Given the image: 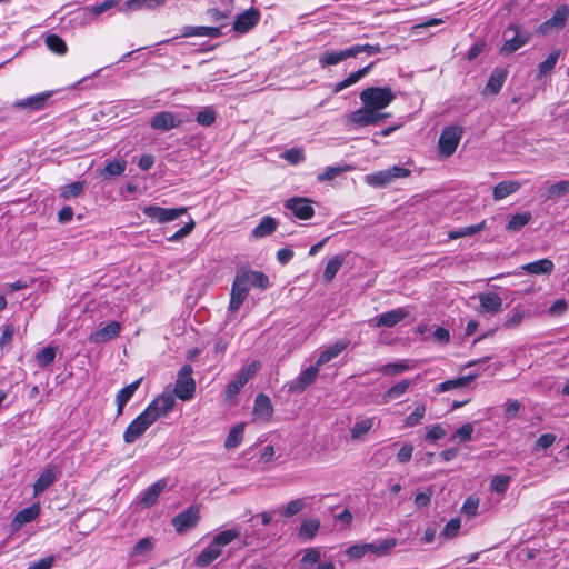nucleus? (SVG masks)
Here are the masks:
<instances>
[{
  "mask_svg": "<svg viewBox=\"0 0 569 569\" xmlns=\"http://www.w3.org/2000/svg\"><path fill=\"white\" fill-rule=\"evenodd\" d=\"M396 98L388 87H369L360 92V100L366 107L376 111L387 108Z\"/></svg>",
  "mask_w": 569,
  "mask_h": 569,
  "instance_id": "1",
  "label": "nucleus"
},
{
  "mask_svg": "<svg viewBox=\"0 0 569 569\" xmlns=\"http://www.w3.org/2000/svg\"><path fill=\"white\" fill-rule=\"evenodd\" d=\"M193 369L190 365H184L180 368L177 375V380L173 390L176 396L182 401L191 400L196 392V381L192 378Z\"/></svg>",
  "mask_w": 569,
  "mask_h": 569,
  "instance_id": "2",
  "label": "nucleus"
},
{
  "mask_svg": "<svg viewBox=\"0 0 569 569\" xmlns=\"http://www.w3.org/2000/svg\"><path fill=\"white\" fill-rule=\"evenodd\" d=\"M506 40L500 52L510 54L523 47L531 38L530 32L519 24H511L503 33Z\"/></svg>",
  "mask_w": 569,
  "mask_h": 569,
  "instance_id": "3",
  "label": "nucleus"
},
{
  "mask_svg": "<svg viewBox=\"0 0 569 569\" xmlns=\"http://www.w3.org/2000/svg\"><path fill=\"white\" fill-rule=\"evenodd\" d=\"M410 176V170L403 167L395 166L392 168L381 170L371 174H367L366 182L375 188H386L391 184L396 179L406 178Z\"/></svg>",
  "mask_w": 569,
  "mask_h": 569,
  "instance_id": "4",
  "label": "nucleus"
},
{
  "mask_svg": "<svg viewBox=\"0 0 569 569\" xmlns=\"http://www.w3.org/2000/svg\"><path fill=\"white\" fill-rule=\"evenodd\" d=\"M174 397L170 392H163L152 400L141 412L153 425L159 418L168 415L174 406Z\"/></svg>",
  "mask_w": 569,
  "mask_h": 569,
  "instance_id": "5",
  "label": "nucleus"
},
{
  "mask_svg": "<svg viewBox=\"0 0 569 569\" xmlns=\"http://www.w3.org/2000/svg\"><path fill=\"white\" fill-rule=\"evenodd\" d=\"M462 133L463 130L460 126H450L445 128L438 142L439 152L443 157L452 156L461 140Z\"/></svg>",
  "mask_w": 569,
  "mask_h": 569,
  "instance_id": "6",
  "label": "nucleus"
},
{
  "mask_svg": "<svg viewBox=\"0 0 569 569\" xmlns=\"http://www.w3.org/2000/svg\"><path fill=\"white\" fill-rule=\"evenodd\" d=\"M142 212L144 216L159 223H167L184 214L187 212V209L184 207L161 208L158 206H147L142 209Z\"/></svg>",
  "mask_w": 569,
  "mask_h": 569,
  "instance_id": "7",
  "label": "nucleus"
},
{
  "mask_svg": "<svg viewBox=\"0 0 569 569\" xmlns=\"http://www.w3.org/2000/svg\"><path fill=\"white\" fill-rule=\"evenodd\" d=\"M183 121V118L179 113L161 111L150 119L149 124L153 130L164 132L179 128Z\"/></svg>",
  "mask_w": 569,
  "mask_h": 569,
  "instance_id": "8",
  "label": "nucleus"
},
{
  "mask_svg": "<svg viewBox=\"0 0 569 569\" xmlns=\"http://www.w3.org/2000/svg\"><path fill=\"white\" fill-rule=\"evenodd\" d=\"M250 286L247 283L240 271L237 272L231 287L229 311L237 312L249 293Z\"/></svg>",
  "mask_w": 569,
  "mask_h": 569,
  "instance_id": "9",
  "label": "nucleus"
},
{
  "mask_svg": "<svg viewBox=\"0 0 569 569\" xmlns=\"http://www.w3.org/2000/svg\"><path fill=\"white\" fill-rule=\"evenodd\" d=\"M259 370V363L252 362L249 366L242 368L234 379H232L226 388V397L233 398L240 389L257 373Z\"/></svg>",
  "mask_w": 569,
  "mask_h": 569,
  "instance_id": "10",
  "label": "nucleus"
},
{
  "mask_svg": "<svg viewBox=\"0 0 569 569\" xmlns=\"http://www.w3.org/2000/svg\"><path fill=\"white\" fill-rule=\"evenodd\" d=\"M200 519V510L197 506H190L172 518V526L178 533H183L193 528Z\"/></svg>",
  "mask_w": 569,
  "mask_h": 569,
  "instance_id": "11",
  "label": "nucleus"
},
{
  "mask_svg": "<svg viewBox=\"0 0 569 569\" xmlns=\"http://www.w3.org/2000/svg\"><path fill=\"white\" fill-rule=\"evenodd\" d=\"M388 116V113H380L370 107L363 106L349 114V121L358 127H367L379 123Z\"/></svg>",
  "mask_w": 569,
  "mask_h": 569,
  "instance_id": "12",
  "label": "nucleus"
},
{
  "mask_svg": "<svg viewBox=\"0 0 569 569\" xmlns=\"http://www.w3.org/2000/svg\"><path fill=\"white\" fill-rule=\"evenodd\" d=\"M284 208L290 210L295 217L301 220L311 219L315 214V210L311 206V201L307 198H291L284 202Z\"/></svg>",
  "mask_w": 569,
  "mask_h": 569,
  "instance_id": "13",
  "label": "nucleus"
},
{
  "mask_svg": "<svg viewBox=\"0 0 569 569\" xmlns=\"http://www.w3.org/2000/svg\"><path fill=\"white\" fill-rule=\"evenodd\" d=\"M319 367L317 366V362L306 370H303L300 376L290 382L289 390L296 393L303 392L310 385H312L318 375H319Z\"/></svg>",
  "mask_w": 569,
  "mask_h": 569,
  "instance_id": "14",
  "label": "nucleus"
},
{
  "mask_svg": "<svg viewBox=\"0 0 569 569\" xmlns=\"http://www.w3.org/2000/svg\"><path fill=\"white\" fill-rule=\"evenodd\" d=\"M152 423L140 413L124 430L123 440L126 443H133L139 439Z\"/></svg>",
  "mask_w": 569,
  "mask_h": 569,
  "instance_id": "15",
  "label": "nucleus"
},
{
  "mask_svg": "<svg viewBox=\"0 0 569 569\" xmlns=\"http://www.w3.org/2000/svg\"><path fill=\"white\" fill-rule=\"evenodd\" d=\"M260 19V12L257 9H249L238 14L233 23V30L238 33H246L251 30Z\"/></svg>",
  "mask_w": 569,
  "mask_h": 569,
  "instance_id": "16",
  "label": "nucleus"
},
{
  "mask_svg": "<svg viewBox=\"0 0 569 569\" xmlns=\"http://www.w3.org/2000/svg\"><path fill=\"white\" fill-rule=\"evenodd\" d=\"M569 17V7L567 4L559 6L552 17L540 24L539 30L547 33L551 29H561L565 27Z\"/></svg>",
  "mask_w": 569,
  "mask_h": 569,
  "instance_id": "17",
  "label": "nucleus"
},
{
  "mask_svg": "<svg viewBox=\"0 0 569 569\" xmlns=\"http://www.w3.org/2000/svg\"><path fill=\"white\" fill-rule=\"evenodd\" d=\"M59 472L58 466L53 463L48 465L33 485L34 496L47 490L57 480Z\"/></svg>",
  "mask_w": 569,
  "mask_h": 569,
  "instance_id": "18",
  "label": "nucleus"
},
{
  "mask_svg": "<svg viewBox=\"0 0 569 569\" xmlns=\"http://www.w3.org/2000/svg\"><path fill=\"white\" fill-rule=\"evenodd\" d=\"M120 331L121 323L119 321H110L108 325L92 332L89 340L93 343H103L118 337Z\"/></svg>",
  "mask_w": 569,
  "mask_h": 569,
  "instance_id": "19",
  "label": "nucleus"
},
{
  "mask_svg": "<svg viewBox=\"0 0 569 569\" xmlns=\"http://www.w3.org/2000/svg\"><path fill=\"white\" fill-rule=\"evenodd\" d=\"M52 91H44L22 100H18L14 106L22 109L41 110L48 106Z\"/></svg>",
  "mask_w": 569,
  "mask_h": 569,
  "instance_id": "20",
  "label": "nucleus"
},
{
  "mask_svg": "<svg viewBox=\"0 0 569 569\" xmlns=\"http://www.w3.org/2000/svg\"><path fill=\"white\" fill-rule=\"evenodd\" d=\"M409 316V312L403 308L392 309L390 311H386L379 315L376 318L377 327H387L391 328L402 321L406 317Z\"/></svg>",
  "mask_w": 569,
  "mask_h": 569,
  "instance_id": "21",
  "label": "nucleus"
},
{
  "mask_svg": "<svg viewBox=\"0 0 569 569\" xmlns=\"http://www.w3.org/2000/svg\"><path fill=\"white\" fill-rule=\"evenodd\" d=\"M166 487L167 481L164 479L156 481L141 493L140 503L143 507L153 506L158 501L160 495L163 492Z\"/></svg>",
  "mask_w": 569,
  "mask_h": 569,
  "instance_id": "22",
  "label": "nucleus"
},
{
  "mask_svg": "<svg viewBox=\"0 0 569 569\" xmlns=\"http://www.w3.org/2000/svg\"><path fill=\"white\" fill-rule=\"evenodd\" d=\"M350 341L348 339H341L333 345L327 347L323 351L320 352L317 359V366H322L332 359L337 358L348 346Z\"/></svg>",
  "mask_w": 569,
  "mask_h": 569,
  "instance_id": "23",
  "label": "nucleus"
},
{
  "mask_svg": "<svg viewBox=\"0 0 569 569\" xmlns=\"http://www.w3.org/2000/svg\"><path fill=\"white\" fill-rule=\"evenodd\" d=\"M40 505L37 502V503H33L31 505L30 507L28 508H24L22 510H20L13 518L12 520V528L14 529H18L31 521H33L34 519L38 518V516L40 515Z\"/></svg>",
  "mask_w": 569,
  "mask_h": 569,
  "instance_id": "24",
  "label": "nucleus"
},
{
  "mask_svg": "<svg viewBox=\"0 0 569 569\" xmlns=\"http://www.w3.org/2000/svg\"><path fill=\"white\" fill-rule=\"evenodd\" d=\"M480 308L487 313H498L502 310V299L495 292L479 295Z\"/></svg>",
  "mask_w": 569,
  "mask_h": 569,
  "instance_id": "25",
  "label": "nucleus"
},
{
  "mask_svg": "<svg viewBox=\"0 0 569 569\" xmlns=\"http://www.w3.org/2000/svg\"><path fill=\"white\" fill-rule=\"evenodd\" d=\"M522 183L516 180H505L496 184L492 189L493 200L500 201L510 194H513L521 188Z\"/></svg>",
  "mask_w": 569,
  "mask_h": 569,
  "instance_id": "26",
  "label": "nucleus"
},
{
  "mask_svg": "<svg viewBox=\"0 0 569 569\" xmlns=\"http://www.w3.org/2000/svg\"><path fill=\"white\" fill-rule=\"evenodd\" d=\"M221 553L222 550L211 541V543L198 555L194 565L199 568H207L216 561Z\"/></svg>",
  "mask_w": 569,
  "mask_h": 569,
  "instance_id": "27",
  "label": "nucleus"
},
{
  "mask_svg": "<svg viewBox=\"0 0 569 569\" xmlns=\"http://www.w3.org/2000/svg\"><path fill=\"white\" fill-rule=\"evenodd\" d=\"M142 379H137L136 381L131 382L130 385L126 386L116 396V402H117V415L120 416L123 412V408L127 405V402L131 399V397L134 395L137 389L140 387Z\"/></svg>",
  "mask_w": 569,
  "mask_h": 569,
  "instance_id": "28",
  "label": "nucleus"
},
{
  "mask_svg": "<svg viewBox=\"0 0 569 569\" xmlns=\"http://www.w3.org/2000/svg\"><path fill=\"white\" fill-rule=\"evenodd\" d=\"M507 76H508L507 70L501 69V68L495 69L491 72V74L488 79V82L485 87V93L497 94L501 90V88L507 79Z\"/></svg>",
  "mask_w": 569,
  "mask_h": 569,
  "instance_id": "29",
  "label": "nucleus"
},
{
  "mask_svg": "<svg viewBox=\"0 0 569 569\" xmlns=\"http://www.w3.org/2000/svg\"><path fill=\"white\" fill-rule=\"evenodd\" d=\"M240 273L250 287L264 290L269 287V278L262 271L257 270H240Z\"/></svg>",
  "mask_w": 569,
  "mask_h": 569,
  "instance_id": "30",
  "label": "nucleus"
},
{
  "mask_svg": "<svg viewBox=\"0 0 569 569\" xmlns=\"http://www.w3.org/2000/svg\"><path fill=\"white\" fill-rule=\"evenodd\" d=\"M222 34L221 27H194L186 26L183 28L182 37H209L218 38Z\"/></svg>",
  "mask_w": 569,
  "mask_h": 569,
  "instance_id": "31",
  "label": "nucleus"
},
{
  "mask_svg": "<svg viewBox=\"0 0 569 569\" xmlns=\"http://www.w3.org/2000/svg\"><path fill=\"white\" fill-rule=\"evenodd\" d=\"M373 64H375V62H371L368 66L357 70L356 72H352L345 80L336 83L333 87V93H338V92L342 91L343 89L357 83L359 80H361L365 76H367L371 71Z\"/></svg>",
  "mask_w": 569,
  "mask_h": 569,
  "instance_id": "32",
  "label": "nucleus"
},
{
  "mask_svg": "<svg viewBox=\"0 0 569 569\" xmlns=\"http://www.w3.org/2000/svg\"><path fill=\"white\" fill-rule=\"evenodd\" d=\"M521 269L530 274H550L553 269L555 264L549 259H540L533 262H529L527 264H523Z\"/></svg>",
  "mask_w": 569,
  "mask_h": 569,
  "instance_id": "33",
  "label": "nucleus"
},
{
  "mask_svg": "<svg viewBox=\"0 0 569 569\" xmlns=\"http://www.w3.org/2000/svg\"><path fill=\"white\" fill-rule=\"evenodd\" d=\"M560 54H561L560 49H555L549 53V56L542 62H540L538 64L537 77L539 79H543L545 77H547L548 74H550L552 72V70L555 69V67L558 62Z\"/></svg>",
  "mask_w": 569,
  "mask_h": 569,
  "instance_id": "34",
  "label": "nucleus"
},
{
  "mask_svg": "<svg viewBox=\"0 0 569 569\" xmlns=\"http://www.w3.org/2000/svg\"><path fill=\"white\" fill-rule=\"evenodd\" d=\"M477 375H468L465 377H459L457 379L447 380L439 383L436 387V392H447L449 390L458 389L468 386L476 379Z\"/></svg>",
  "mask_w": 569,
  "mask_h": 569,
  "instance_id": "35",
  "label": "nucleus"
},
{
  "mask_svg": "<svg viewBox=\"0 0 569 569\" xmlns=\"http://www.w3.org/2000/svg\"><path fill=\"white\" fill-rule=\"evenodd\" d=\"M277 229V221L270 216L263 217L259 224L253 228L251 234L254 238H264L270 236Z\"/></svg>",
  "mask_w": 569,
  "mask_h": 569,
  "instance_id": "36",
  "label": "nucleus"
},
{
  "mask_svg": "<svg viewBox=\"0 0 569 569\" xmlns=\"http://www.w3.org/2000/svg\"><path fill=\"white\" fill-rule=\"evenodd\" d=\"M416 367L413 360H400L397 362L386 363L380 368L382 375H398L407 370H411Z\"/></svg>",
  "mask_w": 569,
  "mask_h": 569,
  "instance_id": "37",
  "label": "nucleus"
},
{
  "mask_svg": "<svg viewBox=\"0 0 569 569\" xmlns=\"http://www.w3.org/2000/svg\"><path fill=\"white\" fill-rule=\"evenodd\" d=\"M272 411L273 408L270 398L264 393H259L254 399V415L263 418H269L272 415Z\"/></svg>",
  "mask_w": 569,
  "mask_h": 569,
  "instance_id": "38",
  "label": "nucleus"
},
{
  "mask_svg": "<svg viewBox=\"0 0 569 569\" xmlns=\"http://www.w3.org/2000/svg\"><path fill=\"white\" fill-rule=\"evenodd\" d=\"M396 546H397V539H395V538L377 540V541L367 543L368 552H372L378 556L388 555Z\"/></svg>",
  "mask_w": 569,
  "mask_h": 569,
  "instance_id": "39",
  "label": "nucleus"
},
{
  "mask_svg": "<svg viewBox=\"0 0 569 569\" xmlns=\"http://www.w3.org/2000/svg\"><path fill=\"white\" fill-rule=\"evenodd\" d=\"M127 168V161L124 159H114L109 161L106 167L101 171V177L103 179H109L111 177L121 176Z\"/></svg>",
  "mask_w": 569,
  "mask_h": 569,
  "instance_id": "40",
  "label": "nucleus"
},
{
  "mask_svg": "<svg viewBox=\"0 0 569 569\" xmlns=\"http://www.w3.org/2000/svg\"><path fill=\"white\" fill-rule=\"evenodd\" d=\"M320 528L318 519H306L301 522L299 528V537L306 541L312 540Z\"/></svg>",
  "mask_w": 569,
  "mask_h": 569,
  "instance_id": "41",
  "label": "nucleus"
},
{
  "mask_svg": "<svg viewBox=\"0 0 569 569\" xmlns=\"http://www.w3.org/2000/svg\"><path fill=\"white\" fill-rule=\"evenodd\" d=\"M411 386L410 380H401L391 388H389L382 396L385 402H389L391 400L398 399L402 397Z\"/></svg>",
  "mask_w": 569,
  "mask_h": 569,
  "instance_id": "42",
  "label": "nucleus"
},
{
  "mask_svg": "<svg viewBox=\"0 0 569 569\" xmlns=\"http://www.w3.org/2000/svg\"><path fill=\"white\" fill-rule=\"evenodd\" d=\"M243 432H244V425L239 423L232 427L227 436V439L224 441L226 449H233L237 448L242 439H243Z\"/></svg>",
  "mask_w": 569,
  "mask_h": 569,
  "instance_id": "43",
  "label": "nucleus"
},
{
  "mask_svg": "<svg viewBox=\"0 0 569 569\" xmlns=\"http://www.w3.org/2000/svg\"><path fill=\"white\" fill-rule=\"evenodd\" d=\"M345 262L343 257L337 254L333 256L328 262L323 271V279L326 282H330L333 280L340 268Z\"/></svg>",
  "mask_w": 569,
  "mask_h": 569,
  "instance_id": "44",
  "label": "nucleus"
},
{
  "mask_svg": "<svg viewBox=\"0 0 569 569\" xmlns=\"http://www.w3.org/2000/svg\"><path fill=\"white\" fill-rule=\"evenodd\" d=\"M240 533H241L240 528H237V527L228 529V530H223L220 533H218L217 536H214L212 542L222 550V547L232 542L234 539H237L240 536Z\"/></svg>",
  "mask_w": 569,
  "mask_h": 569,
  "instance_id": "45",
  "label": "nucleus"
},
{
  "mask_svg": "<svg viewBox=\"0 0 569 569\" xmlns=\"http://www.w3.org/2000/svg\"><path fill=\"white\" fill-rule=\"evenodd\" d=\"M240 533H241L240 528H237V527L228 529V530H223L220 533H218L217 536H214L212 542L222 550V547L232 542L234 539H237L240 536Z\"/></svg>",
  "mask_w": 569,
  "mask_h": 569,
  "instance_id": "46",
  "label": "nucleus"
},
{
  "mask_svg": "<svg viewBox=\"0 0 569 569\" xmlns=\"http://www.w3.org/2000/svg\"><path fill=\"white\" fill-rule=\"evenodd\" d=\"M57 350V347L48 346L41 351L37 352L34 356L37 365L40 368H46L47 366L51 365L56 359Z\"/></svg>",
  "mask_w": 569,
  "mask_h": 569,
  "instance_id": "47",
  "label": "nucleus"
},
{
  "mask_svg": "<svg viewBox=\"0 0 569 569\" xmlns=\"http://www.w3.org/2000/svg\"><path fill=\"white\" fill-rule=\"evenodd\" d=\"M375 425V418H366L360 421H357L353 427L350 429L351 438L359 439L366 433H368Z\"/></svg>",
  "mask_w": 569,
  "mask_h": 569,
  "instance_id": "48",
  "label": "nucleus"
},
{
  "mask_svg": "<svg viewBox=\"0 0 569 569\" xmlns=\"http://www.w3.org/2000/svg\"><path fill=\"white\" fill-rule=\"evenodd\" d=\"M532 216L529 211L516 213L511 217L507 224V229L510 231H519L522 227L528 224Z\"/></svg>",
  "mask_w": 569,
  "mask_h": 569,
  "instance_id": "49",
  "label": "nucleus"
},
{
  "mask_svg": "<svg viewBox=\"0 0 569 569\" xmlns=\"http://www.w3.org/2000/svg\"><path fill=\"white\" fill-rule=\"evenodd\" d=\"M350 169H351L350 166H332V167H327L323 170V172L318 174L317 179L320 182L330 181V180H333L335 178L339 177L341 173H343L346 171H349Z\"/></svg>",
  "mask_w": 569,
  "mask_h": 569,
  "instance_id": "50",
  "label": "nucleus"
},
{
  "mask_svg": "<svg viewBox=\"0 0 569 569\" xmlns=\"http://www.w3.org/2000/svg\"><path fill=\"white\" fill-rule=\"evenodd\" d=\"M46 44L50 51L57 54H64L67 52V44L64 40L57 34L47 36Z\"/></svg>",
  "mask_w": 569,
  "mask_h": 569,
  "instance_id": "51",
  "label": "nucleus"
},
{
  "mask_svg": "<svg viewBox=\"0 0 569 569\" xmlns=\"http://www.w3.org/2000/svg\"><path fill=\"white\" fill-rule=\"evenodd\" d=\"M84 189V182L83 181H76L70 184L64 186L61 189L60 196L61 198L69 200L72 198H77L81 194V192Z\"/></svg>",
  "mask_w": 569,
  "mask_h": 569,
  "instance_id": "52",
  "label": "nucleus"
},
{
  "mask_svg": "<svg viewBox=\"0 0 569 569\" xmlns=\"http://www.w3.org/2000/svg\"><path fill=\"white\" fill-rule=\"evenodd\" d=\"M217 113L212 107H204L197 113V122L200 126L209 127L214 123Z\"/></svg>",
  "mask_w": 569,
  "mask_h": 569,
  "instance_id": "53",
  "label": "nucleus"
},
{
  "mask_svg": "<svg viewBox=\"0 0 569 569\" xmlns=\"http://www.w3.org/2000/svg\"><path fill=\"white\" fill-rule=\"evenodd\" d=\"M321 558V551L319 548L312 547L305 550L301 558V566L307 569L310 566L318 565Z\"/></svg>",
  "mask_w": 569,
  "mask_h": 569,
  "instance_id": "54",
  "label": "nucleus"
},
{
  "mask_svg": "<svg viewBox=\"0 0 569 569\" xmlns=\"http://www.w3.org/2000/svg\"><path fill=\"white\" fill-rule=\"evenodd\" d=\"M569 193V180H561L547 189V199H555Z\"/></svg>",
  "mask_w": 569,
  "mask_h": 569,
  "instance_id": "55",
  "label": "nucleus"
},
{
  "mask_svg": "<svg viewBox=\"0 0 569 569\" xmlns=\"http://www.w3.org/2000/svg\"><path fill=\"white\" fill-rule=\"evenodd\" d=\"M392 446H386L380 449H378L371 457V461L375 466L382 467L386 465V462L390 459L392 455Z\"/></svg>",
  "mask_w": 569,
  "mask_h": 569,
  "instance_id": "56",
  "label": "nucleus"
},
{
  "mask_svg": "<svg viewBox=\"0 0 569 569\" xmlns=\"http://www.w3.org/2000/svg\"><path fill=\"white\" fill-rule=\"evenodd\" d=\"M426 415V406L423 403L418 405L415 410L407 416L405 423L407 427L418 426Z\"/></svg>",
  "mask_w": 569,
  "mask_h": 569,
  "instance_id": "57",
  "label": "nucleus"
},
{
  "mask_svg": "<svg viewBox=\"0 0 569 569\" xmlns=\"http://www.w3.org/2000/svg\"><path fill=\"white\" fill-rule=\"evenodd\" d=\"M485 226V222H481L479 224H472L468 227L460 228L458 230H452L449 232L450 239H458L467 236H472L477 232H479Z\"/></svg>",
  "mask_w": 569,
  "mask_h": 569,
  "instance_id": "58",
  "label": "nucleus"
},
{
  "mask_svg": "<svg viewBox=\"0 0 569 569\" xmlns=\"http://www.w3.org/2000/svg\"><path fill=\"white\" fill-rule=\"evenodd\" d=\"M152 539L149 537L142 538L133 546L131 556H144L149 553L152 550Z\"/></svg>",
  "mask_w": 569,
  "mask_h": 569,
  "instance_id": "59",
  "label": "nucleus"
},
{
  "mask_svg": "<svg viewBox=\"0 0 569 569\" xmlns=\"http://www.w3.org/2000/svg\"><path fill=\"white\" fill-rule=\"evenodd\" d=\"M305 508V502L302 499H295L288 502L282 509L281 515L283 517H292L297 513H299Z\"/></svg>",
  "mask_w": 569,
  "mask_h": 569,
  "instance_id": "60",
  "label": "nucleus"
},
{
  "mask_svg": "<svg viewBox=\"0 0 569 569\" xmlns=\"http://www.w3.org/2000/svg\"><path fill=\"white\" fill-rule=\"evenodd\" d=\"M342 61L340 51H327L319 58V64L322 68L336 66Z\"/></svg>",
  "mask_w": 569,
  "mask_h": 569,
  "instance_id": "61",
  "label": "nucleus"
},
{
  "mask_svg": "<svg viewBox=\"0 0 569 569\" xmlns=\"http://www.w3.org/2000/svg\"><path fill=\"white\" fill-rule=\"evenodd\" d=\"M510 482V477L505 475L495 476L491 480L490 487L497 493H503L507 491Z\"/></svg>",
  "mask_w": 569,
  "mask_h": 569,
  "instance_id": "62",
  "label": "nucleus"
},
{
  "mask_svg": "<svg viewBox=\"0 0 569 569\" xmlns=\"http://www.w3.org/2000/svg\"><path fill=\"white\" fill-rule=\"evenodd\" d=\"M79 13L81 14L83 21L91 22L93 19L104 12L102 11L101 6L98 3L84 7Z\"/></svg>",
  "mask_w": 569,
  "mask_h": 569,
  "instance_id": "63",
  "label": "nucleus"
},
{
  "mask_svg": "<svg viewBox=\"0 0 569 569\" xmlns=\"http://www.w3.org/2000/svg\"><path fill=\"white\" fill-rule=\"evenodd\" d=\"M461 522L460 519H450L441 531L440 536L445 538H453L458 535Z\"/></svg>",
  "mask_w": 569,
  "mask_h": 569,
  "instance_id": "64",
  "label": "nucleus"
}]
</instances>
